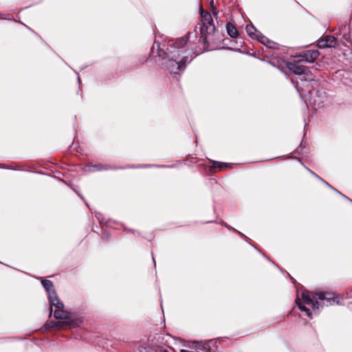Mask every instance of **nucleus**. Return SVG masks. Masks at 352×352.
Returning <instances> with one entry per match:
<instances>
[{"mask_svg": "<svg viewBox=\"0 0 352 352\" xmlns=\"http://www.w3.org/2000/svg\"><path fill=\"white\" fill-rule=\"evenodd\" d=\"M186 44V39L180 38L167 47L165 54L166 58H168L167 67L170 72L177 73L179 70L185 68L188 56L182 54L185 52L183 47Z\"/></svg>", "mask_w": 352, "mask_h": 352, "instance_id": "nucleus-1", "label": "nucleus"}, {"mask_svg": "<svg viewBox=\"0 0 352 352\" xmlns=\"http://www.w3.org/2000/svg\"><path fill=\"white\" fill-rule=\"evenodd\" d=\"M318 293L312 294L308 291H304L302 293V300L298 298L296 300V304L298 306V308L302 311H305L307 316L311 318L312 314L309 308H307L305 305H309L312 307V309L315 310H319L320 305L319 302L317 300L318 299Z\"/></svg>", "mask_w": 352, "mask_h": 352, "instance_id": "nucleus-2", "label": "nucleus"}, {"mask_svg": "<svg viewBox=\"0 0 352 352\" xmlns=\"http://www.w3.org/2000/svg\"><path fill=\"white\" fill-rule=\"evenodd\" d=\"M200 14L201 21L204 26L206 28V32L209 34L213 33L215 30V26L213 23L212 15L209 12L204 10L202 7L200 8Z\"/></svg>", "mask_w": 352, "mask_h": 352, "instance_id": "nucleus-3", "label": "nucleus"}, {"mask_svg": "<svg viewBox=\"0 0 352 352\" xmlns=\"http://www.w3.org/2000/svg\"><path fill=\"white\" fill-rule=\"evenodd\" d=\"M289 69L293 71L296 74L300 75V80L302 85L307 80H313L314 78L311 74H309L305 72V68L301 65H292Z\"/></svg>", "mask_w": 352, "mask_h": 352, "instance_id": "nucleus-4", "label": "nucleus"}, {"mask_svg": "<svg viewBox=\"0 0 352 352\" xmlns=\"http://www.w3.org/2000/svg\"><path fill=\"white\" fill-rule=\"evenodd\" d=\"M318 300L320 301H326V305H333L335 303L339 305L340 304V301L338 300V297H336L334 294L330 293L320 292L318 293ZM320 307L325 305V302H323L322 305L320 304Z\"/></svg>", "mask_w": 352, "mask_h": 352, "instance_id": "nucleus-5", "label": "nucleus"}, {"mask_svg": "<svg viewBox=\"0 0 352 352\" xmlns=\"http://www.w3.org/2000/svg\"><path fill=\"white\" fill-rule=\"evenodd\" d=\"M337 45V39L333 36H325L321 38L318 42L320 48L334 47Z\"/></svg>", "mask_w": 352, "mask_h": 352, "instance_id": "nucleus-6", "label": "nucleus"}, {"mask_svg": "<svg viewBox=\"0 0 352 352\" xmlns=\"http://www.w3.org/2000/svg\"><path fill=\"white\" fill-rule=\"evenodd\" d=\"M319 56V52L318 50H307L303 52L300 57H302V60H305L307 63H313Z\"/></svg>", "mask_w": 352, "mask_h": 352, "instance_id": "nucleus-7", "label": "nucleus"}, {"mask_svg": "<svg viewBox=\"0 0 352 352\" xmlns=\"http://www.w3.org/2000/svg\"><path fill=\"white\" fill-rule=\"evenodd\" d=\"M257 39L263 45H266L269 48L272 49H278V44L274 41H270L269 38H267L266 36L259 34L256 35Z\"/></svg>", "mask_w": 352, "mask_h": 352, "instance_id": "nucleus-8", "label": "nucleus"}, {"mask_svg": "<svg viewBox=\"0 0 352 352\" xmlns=\"http://www.w3.org/2000/svg\"><path fill=\"white\" fill-rule=\"evenodd\" d=\"M49 300L50 302L51 306H54L58 309H61L64 308L63 303L60 301L58 299L56 293H51L50 296H49Z\"/></svg>", "mask_w": 352, "mask_h": 352, "instance_id": "nucleus-9", "label": "nucleus"}, {"mask_svg": "<svg viewBox=\"0 0 352 352\" xmlns=\"http://www.w3.org/2000/svg\"><path fill=\"white\" fill-rule=\"evenodd\" d=\"M78 320H65V321H58L54 323V327H57L58 328L63 327L64 325L69 326V327H76L78 324Z\"/></svg>", "mask_w": 352, "mask_h": 352, "instance_id": "nucleus-10", "label": "nucleus"}, {"mask_svg": "<svg viewBox=\"0 0 352 352\" xmlns=\"http://www.w3.org/2000/svg\"><path fill=\"white\" fill-rule=\"evenodd\" d=\"M54 318L58 320H69L70 319V315L68 312H66L63 309L56 310L54 313Z\"/></svg>", "mask_w": 352, "mask_h": 352, "instance_id": "nucleus-11", "label": "nucleus"}, {"mask_svg": "<svg viewBox=\"0 0 352 352\" xmlns=\"http://www.w3.org/2000/svg\"><path fill=\"white\" fill-rule=\"evenodd\" d=\"M42 285L46 289L48 293V296H50L51 293H55V290L54 289V285L51 280H43Z\"/></svg>", "mask_w": 352, "mask_h": 352, "instance_id": "nucleus-12", "label": "nucleus"}, {"mask_svg": "<svg viewBox=\"0 0 352 352\" xmlns=\"http://www.w3.org/2000/svg\"><path fill=\"white\" fill-rule=\"evenodd\" d=\"M226 30L228 34L232 38H236L238 36V31L233 24L228 23L226 25Z\"/></svg>", "mask_w": 352, "mask_h": 352, "instance_id": "nucleus-13", "label": "nucleus"}, {"mask_svg": "<svg viewBox=\"0 0 352 352\" xmlns=\"http://www.w3.org/2000/svg\"><path fill=\"white\" fill-rule=\"evenodd\" d=\"M255 28L252 25H247L246 26V32L250 36L253 37L254 36Z\"/></svg>", "mask_w": 352, "mask_h": 352, "instance_id": "nucleus-14", "label": "nucleus"}, {"mask_svg": "<svg viewBox=\"0 0 352 352\" xmlns=\"http://www.w3.org/2000/svg\"><path fill=\"white\" fill-rule=\"evenodd\" d=\"M88 170H102V167L100 164L93 165V166H87Z\"/></svg>", "mask_w": 352, "mask_h": 352, "instance_id": "nucleus-15", "label": "nucleus"}, {"mask_svg": "<svg viewBox=\"0 0 352 352\" xmlns=\"http://www.w3.org/2000/svg\"><path fill=\"white\" fill-rule=\"evenodd\" d=\"M214 167H219L220 169H222V168H224L230 167V166L227 164H225V163L214 162Z\"/></svg>", "mask_w": 352, "mask_h": 352, "instance_id": "nucleus-16", "label": "nucleus"}, {"mask_svg": "<svg viewBox=\"0 0 352 352\" xmlns=\"http://www.w3.org/2000/svg\"><path fill=\"white\" fill-rule=\"evenodd\" d=\"M201 349H202L204 351H208V343H204L203 344H201Z\"/></svg>", "mask_w": 352, "mask_h": 352, "instance_id": "nucleus-17", "label": "nucleus"}, {"mask_svg": "<svg viewBox=\"0 0 352 352\" xmlns=\"http://www.w3.org/2000/svg\"><path fill=\"white\" fill-rule=\"evenodd\" d=\"M212 14H213L214 16H215V15H217V14L218 11H217V8H214V7L212 6Z\"/></svg>", "mask_w": 352, "mask_h": 352, "instance_id": "nucleus-18", "label": "nucleus"}]
</instances>
